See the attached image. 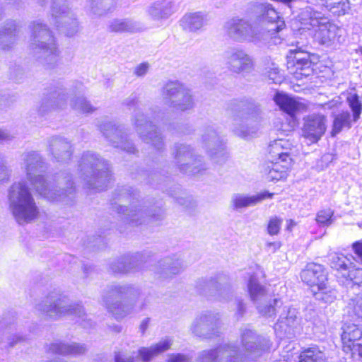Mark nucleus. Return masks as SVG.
I'll use <instances>...</instances> for the list:
<instances>
[{"mask_svg": "<svg viewBox=\"0 0 362 362\" xmlns=\"http://www.w3.org/2000/svg\"><path fill=\"white\" fill-rule=\"evenodd\" d=\"M259 10L260 15L253 25L244 18L227 21L223 25L226 35L238 42L279 43V33L285 28L284 21L270 4H261Z\"/></svg>", "mask_w": 362, "mask_h": 362, "instance_id": "obj_1", "label": "nucleus"}, {"mask_svg": "<svg viewBox=\"0 0 362 362\" xmlns=\"http://www.w3.org/2000/svg\"><path fill=\"white\" fill-rule=\"evenodd\" d=\"M271 347L269 339L259 337L250 329H245L242 334L241 349L233 345L224 344L215 350L204 351L200 362H243L244 358L255 359Z\"/></svg>", "mask_w": 362, "mask_h": 362, "instance_id": "obj_2", "label": "nucleus"}, {"mask_svg": "<svg viewBox=\"0 0 362 362\" xmlns=\"http://www.w3.org/2000/svg\"><path fill=\"white\" fill-rule=\"evenodd\" d=\"M29 49L34 57L43 66H54L60 57L57 40L48 27L40 21L30 23Z\"/></svg>", "mask_w": 362, "mask_h": 362, "instance_id": "obj_3", "label": "nucleus"}, {"mask_svg": "<svg viewBox=\"0 0 362 362\" xmlns=\"http://www.w3.org/2000/svg\"><path fill=\"white\" fill-rule=\"evenodd\" d=\"M301 23L305 28L313 31V38L320 45L329 47L344 42L343 30L331 23L327 17L312 7L301 12Z\"/></svg>", "mask_w": 362, "mask_h": 362, "instance_id": "obj_4", "label": "nucleus"}, {"mask_svg": "<svg viewBox=\"0 0 362 362\" xmlns=\"http://www.w3.org/2000/svg\"><path fill=\"white\" fill-rule=\"evenodd\" d=\"M27 183L13 182L8 191L10 209L20 224L28 223L38 215L37 206Z\"/></svg>", "mask_w": 362, "mask_h": 362, "instance_id": "obj_5", "label": "nucleus"}, {"mask_svg": "<svg viewBox=\"0 0 362 362\" xmlns=\"http://www.w3.org/2000/svg\"><path fill=\"white\" fill-rule=\"evenodd\" d=\"M260 110L252 103L243 104L233 119V132L243 139H248L255 136L258 130Z\"/></svg>", "mask_w": 362, "mask_h": 362, "instance_id": "obj_6", "label": "nucleus"}, {"mask_svg": "<svg viewBox=\"0 0 362 362\" xmlns=\"http://www.w3.org/2000/svg\"><path fill=\"white\" fill-rule=\"evenodd\" d=\"M37 309L52 319L68 315H74L78 317L84 315L81 305L72 303L66 296L57 293L49 294L37 305Z\"/></svg>", "mask_w": 362, "mask_h": 362, "instance_id": "obj_7", "label": "nucleus"}, {"mask_svg": "<svg viewBox=\"0 0 362 362\" xmlns=\"http://www.w3.org/2000/svg\"><path fill=\"white\" fill-rule=\"evenodd\" d=\"M28 178L30 181H47L67 178L68 173L63 171L54 173L49 169L43 158L37 151H29L22 154Z\"/></svg>", "mask_w": 362, "mask_h": 362, "instance_id": "obj_8", "label": "nucleus"}, {"mask_svg": "<svg viewBox=\"0 0 362 362\" xmlns=\"http://www.w3.org/2000/svg\"><path fill=\"white\" fill-rule=\"evenodd\" d=\"M173 154L180 170L187 175H202L207 170L201 156L195 155L193 148L187 144H176Z\"/></svg>", "mask_w": 362, "mask_h": 362, "instance_id": "obj_9", "label": "nucleus"}, {"mask_svg": "<svg viewBox=\"0 0 362 362\" xmlns=\"http://www.w3.org/2000/svg\"><path fill=\"white\" fill-rule=\"evenodd\" d=\"M164 103L176 111L185 112L194 107L190 90L178 81L167 83L161 90Z\"/></svg>", "mask_w": 362, "mask_h": 362, "instance_id": "obj_10", "label": "nucleus"}, {"mask_svg": "<svg viewBox=\"0 0 362 362\" xmlns=\"http://www.w3.org/2000/svg\"><path fill=\"white\" fill-rule=\"evenodd\" d=\"M52 16L54 25L66 36L73 37L79 31L78 22L66 0H52Z\"/></svg>", "mask_w": 362, "mask_h": 362, "instance_id": "obj_11", "label": "nucleus"}, {"mask_svg": "<svg viewBox=\"0 0 362 362\" xmlns=\"http://www.w3.org/2000/svg\"><path fill=\"white\" fill-rule=\"evenodd\" d=\"M200 144L214 163L223 164L228 158L225 143L213 127H208L202 130Z\"/></svg>", "mask_w": 362, "mask_h": 362, "instance_id": "obj_12", "label": "nucleus"}, {"mask_svg": "<svg viewBox=\"0 0 362 362\" xmlns=\"http://www.w3.org/2000/svg\"><path fill=\"white\" fill-rule=\"evenodd\" d=\"M132 123L143 141L151 144L157 150L163 149L164 142L161 134L143 112L137 110L132 118Z\"/></svg>", "mask_w": 362, "mask_h": 362, "instance_id": "obj_13", "label": "nucleus"}, {"mask_svg": "<svg viewBox=\"0 0 362 362\" xmlns=\"http://www.w3.org/2000/svg\"><path fill=\"white\" fill-rule=\"evenodd\" d=\"M343 350L354 361L362 359V325L346 322L341 327Z\"/></svg>", "mask_w": 362, "mask_h": 362, "instance_id": "obj_14", "label": "nucleus"}, {"mask_svg": "<svg viewBox=\"0 0 362 362\" xmlns=\"http://www.w3.org/2000/svg\"><path fill=\"white\" fill-rule=\"evenodd\" d=\"M247 288L251 300L256 304L258 312L266 317H272L275 315L276 308L281 302L277 299L268 302L264 287L258 283L255 276H250Z\"/></svg>", "mask_w": 362, "mask_h": 362, "instance_id": "obj_15", "label": "nucleus"}, {"mask_svg": "<svg viewBox=\"0 0 362 362\" xmlns=\"http://www.w3.org/2000/svg\"><path fill=\"white\" fill-rule=\"evenodd\" d=\"M225 59L228 69L233 73L245 74L255 69V61L245 50L240 48H231L225 52Z\"/></svg>", "mask_w": 362, "mask_h": 362, "instance_id": "obj_16", "label": "nucleus"}, {"mask_svg": "<svg viewBox=\"0 0 362 362\" xmlns=\"http://www.w3.org/2000/svg\"><path fill=\"white\" fill-rule=\"evenodd\" d=\"M99 128L114 147L119 148L129 153H134L136 151L134 144L127 139L122 128L116 126L112 122L105 120L99 125Z\"/></svg>", "mask_w": 362, "mask_h": 362, "instance_id": "obj_17", "label": "nucleus"}, {"mask_svg": "<svg viewBox=\"0 0 362 362\" xmlns=\"http://www.w3.org/2000/svg\"><path fill=\"white\" fill-rule=\"evenodd\" d=\"M79 169L83 174H95V170L98 171L97 177L99 179L105 178L107 180L112 179L111 170L105 160L92 151L83 153L78 165Z\"/></svg>", "mask_w": 362, "mask_h": 362, "instance_id": "obj_18", "label": "nucleus"}, {"mask_svg": "<svg viewBox=\"0 0 362 362\" xmlns=\"http://www.w3.org/2000/svg\"><path fill=\"white\" fill-rule=\"evenodd\" d=\"M327 119L322 115L313 114L304 118L303 136L311 143L317 142L325 133Z\"/></svg>", "mask_w": 362, "mask_h": 362, "instance_id": "obj_19", "label": "nucleus"}, {"mask_svg": "<svg viewBox=\"0 0 362 362\" xmlns=\"http://www.w3.org/2000/svg\"><path fill=\"white\" fill-rule=\"evenodd\" d=\"M118 213L124 216L125 219L136 225L141 224L146 221H156L163 217V211L160 209L154 210V211H147L143 207L132 206L130 209L124 206H120L118 208Z\"/></svg>", "mask_w": 362, "mask_h": 362, "instance_id": "obj_20", "label": "nucleus"}, {"mask_svg": "<svg viewBox=\"0 0 362 362\" xmlns=\"http://www.w3.org/2000/svg\"><path fill=\"white\" fill-rule=\"evenodd\" d=\"M302 281L312 289H322L327 281V274L322 265L309 263L300 273Z\"/></svg>", "mask_w": 362, "mask_h": 362, "instance_id": "obj_21", "label": "nucleus"}, {"mask_svg": "<svg viewBox=\"0 0 362 362\" xmlns=\"http://www.w3.org/2000/svg\"><path fill=\"white\" fill-rule=\"evenodd\" d=\"M218 314L207 311L195 318L192 324V332L201 337H210L214 334V328L218 325Z\"/></svg>", "mask_w": 362, "mask_h": 362, "instance_id": "obj_22", "label": "nucleus"}, {"mask_svg": "<svg viewBox=\"0 0 362 362\" xmlns=\"http://www.w3.org/2000/svg\"><path fill=\"white\" fill-rule=\"evenodd\" d=\"M177 10L175 3L170 0L157 1L151 4L146 8L148 17L160 24L163 21L168 19Z\"/></svg>", "mask_w": 362, "mask_h": 362, "instance_id": "obj_23", "label": "nucleus"}, {"mask_svg": "<svg viewBox=\"0 0 362 362\" xmlns=\"http://www.w3.org/2000/svg\"><path fill=\"white\" fill-rule=\"evenodd\" d=\"M47 151L54 160L59 163L69 160L72 155L71 144L62 136H52L48 140Z\"/></svg>", "mask_w": 362, "mask_h": 362, "instance_id": "obj_24", "label": "nucleus"}, {"mask_svg": "<svg viewBox=\"0 0 362 362\" xmlns=\"http://www.w3.org/2000/svg\"><path fill=\"white\" fill-rule=\"evenodd\" d=\"M290 144L288 141L278 139L272 141L269 146V153L272 163H281L284 168H290L292 158L289 153Z\"/></svg>", "mask_w": 362, "mask_h": 362, "instance_id": "obj_25", "label": "nucleus"}, {"mask_svg": "<svg viewBox=\"0 0 362 362\" xmlns=\"http://www.w3.org/2000/svg\"><path fill=\"white\" fill-rule=\"evenodd\" d=\"M298 325V319L297 311L294 308H289L286 314H282L274 325V330L276 334L282 338L284 337H290L295 334V329Z\"/></svg>", "mask_w": 362, "mask_h": 362, "instance_id": "obj_26", "label": "nucleus"}, {"mask_svg": "<svg viewBox=\"0 0 362 362\" xmlns=\"http://www.w3.org/2000/svg\"><path fill=\"white\" fill-rule=\"evenodd\" d=\"M274 193L263 191L255 194L249 195L243 194H235L232 197L231 202L234 209H240L255 206L267 199H272Z\"/></svg>", "mask_w": 362, "mask_h": 362, "instance_id": "obj_27", "label": "nucleus"}, {"mask_svg": "<svg viewBox=\"0 0 362 362\" xmlns=\"http://www.w3.org/2000/svg\"><path fill=\"white\" fill-rule=\"evenodd\" d=\"M19 23L13 20L6 21L0 26V49L10 50L15 45L18 32Z\"/></svg>", "mask_w": 362, "mask_h": 362, "instance_id": "obj_28", "label": "nucleus"}, {"mask_svg": "<svg viewBox=\"0 0 362 362\" xmlns=\"http://www.w3.org/2000/svg\"><path fill=\"white\" fill-rule=\"evenodd\" d=\"M67 95L63 89L51 93L42 100L39 111L45 114L48 111L64 108L66 105Z\"/></svg>", "mask_w": 362, "mask_h": 362, "instance_id": "obj_29", "label": "nucleus"}, {"mask_svg": "<svg viewBox=\"0 0 362 362\" xmlns=\"http://www.w3.org/2000/svg\"><path fill=\"white\" fill-rule=\"evenodd\" d=\"M172 345V341L169 338L160 340L156 344L150 347H142L139 350V356L143 361L147 362L158 356L164 351L168 350Z\"/></svg>", "mask_w": 362, "mask_h": 362, "instance_id": "obj_30", "label": "nucleus"}, {"mask_svg": "<svg viewBox=\"0 0 362 362\" xmlns=\"http://www.w3.org/2000/svg\"><path fill=\"white\" fill-rule=\"evenodd\" d=\"M108 30L113 33H134L141 30L140 24L129 18H115L110 21Z\"/></svg>", "mask_w": 362, "mask_h": 362, "instance_id": "obj_31", "label": "nucleus"}, {"mask_svg": "<svg viewBox=\"0 0 362 362\" xmlns=\"http://www.w3.org/2000/svg\"><path fill=\"white\" fill-rule=\"evenodd\" d=\"M206 287L213 295L220 297L228 296L230 291L228 278L223 274L211 278L206 282Z\"/></svg>", "mask_w": 362, "mask_h": 362, "instance_id": "obj_32", "label": "nucleus"}, {"mask_svg": "<svg viewBox=\"0 0 362 362\" xmlns=\"http://www.w3.org/2000/svg\"><path fill=\"white\" fill-rule=\"evenodd\" d=\"M86 349L83 345L76 343L68 344L57 341L49 346L48 351L55 354L76 356L83 354Z\"/></svg>", "mask_w": 362, "mask_h": 362, "instance_id": "obj_33", "label": "nucleus"}, {"mask_svg": "<svg viewBox=\"0 0 362 362\" xmlns=\"http://www.w3.org/2000/svg\"><path fill=\"white\" fill-rule=\"evenodd\" d=\"M276 103L291 117L294 114L304 108V105L295 98L283 93H277L274 97Z\"/></svg>", "mask_w": 362, "mask_h": 362, "instance_id": "obj_34", "label": "nucleus"}, {"mask_svg": "<svg viewBox=\"0 0 362 362\" xmlns=\"http://www.w3.org/2000/svg\"><path fill=\"white\" fill-rule=\"evenodd\" d=\"M105 304L108 311L117 320H122L129 315L134 309V306L129 301L124 302L117 301L115 303H110V300L107 298L104 300Z\"/></svg>", "mask_w": 362, "mask_h": 362, "instance_id": "obj_35", "label": "nucleus"}, {"mask_svg": "<svg viewBox=\"0 0 362 362\" xmlns=\"http://www.w3.org/2000/svg\"><path fill=\"white\" fill-rule=\"evenodd\" d=\"M207 21L206 14L196 12L185 15L181 20V25L185 30L195 31L200 29Z\"/></svg>", "mask_w": 362, "mask_h": 362, "instance_id": "obj_36", "label": "nucleus"}, {"mask_svg": "<svg viewBox=\"0 0 362 362\" xmlns=\"http://www.w3.org/2000/svg\"><path fill=\"white\" fill-rule=\"evenodd\" d=\"M37 185H35L37 188V191L40 195L45 197L48 200L52 202H64L67 197L64 191H57L51 189L49 182H36Z\"/></svg>", "mask_w": 362, "mask_h": 362, "instance_id": "obj_37", "label": "nucleus"}, {"mask_svg": "<svg viewBox=\"0 0 362 362\" xmlns=\"http://www.w3.org/2000/svg\"><path fill=\"white\" fill-rule=\"evenodd\" d=\"M90 11L96 16H102L110 11L116 4V0H89Z\"/></svg>", "mask_w": 362, "mask_h": 362, "instance_id": "obj_38", "label": "nucleus"}, {"mask_svg": "<svg viewBox=\"0 0 362 362\" xmlns=\"http://www.w3.org/2000/svg\"><path fill=\"white\" fill-rule=\"evenodd\" d=\"M299 362H326V356L317 346H312L301 351Z\"/></svg>", "mask_w": 362, "mask_h": 362, "instance_id": "obj_39", "label": "nucleus"}, {"mask_svg": "<svg viewBox=\"0 0 362 362\" xmlns=\"http://www.w3.org/2000/svg\"><path fill=\"white\" fill-rule=\"evenodd\" d=\"M315 299L325 303H332L337 298V291L325 282L322 289H312Z\"/></svg>", "mask_w": 362, "mask_h": 362, "instance_id": "obj_40", "label": "nucleus"}, {"mask_svg": "<svg viewBox=\"0 0 362 362\" xmlns=\"http://www.w3.org/2000/svg\"><path fill=\"white\" fill-rule=\"evenodd\" d=\"M351 127V115L349 112H342L334 117L332 135L334 136L339 133L344 128L349 129Z\"/></svg>", "mask_w": 362, "mask_h": 362, "instance_id": "obj_41", "label": "nucleus"}, {"mask_svg": "<svg viewBox=\"0 0 362 362\" xmlns=\"http://www.w3.org/2000/svg\"><path fill=\"white\" fill-rule=\"evenodd\" d=\"M330 264L332 268L339 271L342 275L343 273L347 272L351 265L353 264L349 257L338 253L333 254L331 256Z\"/></svg>", "mask_w": 362, "mask_h": 362, "instance_id": "obj_42", "label": "nucleus"}, {"mask_svg": "<svg viewBox=\"0 0 362 362\" xmlns=\"http://www.w3.org/2000/svg\"><path fill=\"white\" fill-rule=\"evenodd\" d=\"M296 70H300V74L309 75L311 71V62L308 53L296 52L295 54Z\"/></svg>", "mask_w": 362, "mask_h": 362, "instance_id": "obj_43", "label": "nucleus"}, {"mask_svg": "<svg viewBox=\"0 0 362 362\" xmlns=\"http://www.w3.org/2000/svg\"><path fill=\"white\" fill-rule=\"evenodd\" d=\"M163 273L165 276L171 274H177L184 269L183 262L180 259L173 260L171 259H165L163 264Z\"/></svg>", "mask_w": 362, "mask_h": 362, "instance_id": "obj_44", "label": "nucleus"}, {"mask_svg": "<svg viewBox=\"0 0 362 362\" xmlns=\"http://www.w3.org/2000/svg\"><path fill=\"white\" fill-rule=\"evenodd\" d=\"M347 102L353 112V119L356 122L362 112V103L359 99V96L354 92L351 91L347 96Z\"/></svg>", "mask_w": 362, "mask_h": 362, "instance_id": "obj_45", "label": "nucleus"}, {"mask_svg": "<svg viewBox=\"0 0 362 362\" xmlns=\"http://www.w3.org/2000/svg\"><path fill=\"white\" fill-rule=\"evenodd\" d=\"M348 312L362 319V293H359L350 298L348 305Z\"/></svg>", "mask_w": 362, "mask_h": 362, "instance_id": "obj_46", "label": "nucleus"}, {"mask_svg": "<svg viewBox=\"0 0 362 362\" xmlns=\"http://www.w3.org/2000/svg\"><path fill=\"white\" fill-rule=\"evenodd\" d=\"M272 169L268 173L267 179L270 181H281L287 178V170L282 166L281 163H273Z\"/></svg>", "mask_w": 362, "mask_h": 362, "instance_id": "obj_47", "label": "nucleus"}, {"mask_svg": "<svg viewBox=\"0 0 362 362\" xmlns=\"http://www.w3.org/2000/svg\"><path fill=\"white\" fill-rule=\"evenodd\" d=\"M72 108L83 113H90L94 112L96 108L94 107L83 96L77 97L71 102Z\"/></svg>", "mask_w": 362, "mask_h": 362, "instance_id": "obj_48", "label": "nucleus"}, {"mask_svg": "<svg viewBox=\"0 0 362 362\" xmlns=\"http://www.w3.org/2000/svg\"><path fill=\"white\" fill-rule=\"evenodd\" d=\"M134 262L132 258L126 257L118 260L112 265V270L115 273H127L134 271Z\"/></svg>", "mask_w": 362, "mask_h": 362, "instance_id": "obj_49", "label": "nucleus"}, {"mask_svg": "<svg viewBox=\"0 0 362 362\" xmlns=\"http://www.w3.org/2000/svg\"><path fill=\"white\" fill-rule=\"evenodd\" d=\"M333 214L330 209L321 210L317 214L315 220L320 226H328L333 223Z\"/></svg>", "mask_w": 362, "mask_h": 362, "instance_id": "obj_50", "label": "nucleus"}, {"mask_svg": "<svg viewBox=\"0 0 362 362\" xmlns=\"http://www.w3.org/2000/svg\"><path fill=\"white\" fill-rule=\"evenodd\" d=\"M282 223L283 219L281 218L276 216H271L267 223V233L270 235H277L281 230Z\"/></svg>", "mask_w": 362, "mask_h": 362, "instance_id": "obj_51", "label": "nucleus"}, {"mask_svg": "<svg viewBox=\"0 0 362 362\" xmlns=\"http://www.w3.org/2000/svg\"><path fill=\"white\" fill-rule=\"evenodd\" d=\"M343 276L350 279L356 284H362V268H356L352 264L347 272L343 273Z\"/></svg>", "mask_w": 362, "mask_h": 362, "instance_id": "obj_52", "label": "nucleus"}, {"mask_svg": "<svg viewBox=\"0 0 362 362\" xmlns=\"http://www.w3.org/2000/svg\"><path fill=\"white\" fill-rule=\"evenodd\" d=\"M134 292V288L129 286H119L115 287L110 291L109 298L110 299L122 296L123 295H132Z\"/></svg>", "mask_w": 362, "mask_h": 362, "instance_id": "obj_53", "label": "nucleus"}, {"mask_svg": "<svg viewBox=\"0 0 362 362\" xmlns=\"http://www.w3.org/2000/svg\"><path fill=\"white\" fill-rule=\"evenodd\" d=\"M149 67L150 65L148 63L143 62L135 67L134 73L136 76L142 77L147 74Z\"/></svg>", "mask_w": 362, "mask_h": 362, "instance_id": "obj_54", "label": "nucleus"}, {"mask_svg": "<svg viewBox=\"0 0 362 362\" xmlns=\"http://www.w3.org/2000/svg\"><path fill=\"white\" fill-rule=\"evenodd\" d=\"M9 178V170L4 164L0 165V181H5Z\"/></svg>", "mask_w": 362, "mask_h": 362, "instance_id": "obj_55", "label": "nucleus"}, {"mask_svg": "<svg viewBox=\"0 0 362 362\" xmlns=\"http://www.w3.org/2000/svg\"><path fill=\"white\" fill-rule=\"evenodd\" d=\"M281 247V243L279 241L269 242L266 244V247L268 251L275 252Z\"/></svg>", "mask_w": 362, "mask_h": 362, "instance_id": "obj_56", "label": "nucleus"}, {"mask_svg": "<svg viewBox=\"0 0 362 362\" xmlns=\"http://www.w3.org/2000/svg\"><path fill=\"white\" fill-rule=\"evenodd\" d=\"M168 362H188V358L184 355H171Z\"/></svg>", "mask_w": 362, "mask_h": 362, "instance_id": "obj_57", "label": "nucleus"}, {"mask_svg": "<svg viewBox=\"0 0 362 362\" xmlns=\"http://www.w3.org/2000/svg\"><path fill=\"white\" fill-rule=\"evenodd\" d=\"M10 139H11V136L9 133L6 130L0 129V141H8Z\"/></svg>", "mask_w": 362, "mask_h": 362, "instance_id": "obj_58", "label": "nucleus"}, {"mask_svg": "<svg viewBox=\"0 0 362 362\" xmlns=\"http://www.w3.org/2000/svg\"><path fill=\"white\" fill-rule=\"evenodd\" d=\"M148 324H149V319L148 318H146L144 319L141 325H140V329L141 331L144 333L146 329L148 328Z\"/></svg>", "mask_w": 362, "mask_h": 362, "instance_id": "obj_59", "label": "nucleus"}, {"mask_svg": "<svg viewBox=\"0 0 362 362\" xmlns=\"http://www.w3.org/2000/svg\"><path fill=\"white\" fill-rule=\"evenodd\" d=\"M334 158V156L331 153H326L323 155L322 157V162H332Z\"/></svg>", "mask_w": 362, "mask_h": 362, "instance_id": "obj_60", "label": "nucleus"}, {"mask_svg": "<svg viewBox=\"0 0 362 362\" xmlns=\"http://www.w3.org/2000/svg\"><path fill=\"white\" fill-rule=\"evenodd\" d=\"M238 315H242L245 311V305L241 301H238L237 304Z\"/></svg>", "mask_w": 362, "mask_h": 362, "instance_id": "obj_61", "label": "nucleus"}, {"mask_svg": "<svg viewBox=\"0 0 362 362\" xmlns=\"http://www.w3.org/2000/svg\"><path fill=\"white\" fill-rule=\"evenodd\" d=\"M296 225V222L292 220L289 219L287 221V225H286V230L291 231L293 228Z\"/></svg>", "mask_w": 362, "mask_h": 362, "instance_id": "obj_62", "label": "nucleus"}, {"mask_svg": "<svg viewBox=\"0 0 362 362\" xmlns=\"http://www.w3.org/2000/svg\"><path fill=\"white\" fill-rule=\"evenodd\" d=\"M115 362H134L133 358H121L119 357H116Z\"/></svg>", "mask_w": 362, "mask_h": 362, "instance_id": "obj_63", "label": "nucleus"}, {"mask_svg": "<svg viewBox=\"0 0 362 362\" xmlns=\"http://www.w3.org/2000/svg\"><path fill=\"white\" fill-rule=\"evenodd\" d=\"M136 101V96L135 95H132L127 100V105H130L131 103L132 104H134Z\"/></svg>", "mask_w": 362, "mask_h": 362, "instance_id": "obj_64", "label": "nucleus"}]
</instances>
